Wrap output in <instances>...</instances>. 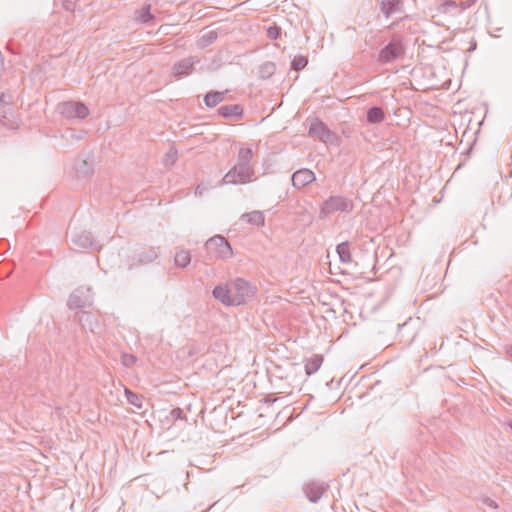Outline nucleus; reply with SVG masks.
Wrapping results in <instances>:
<instances>
[{"label":"nucleus","mask_w":512,"mask_h":512,"mask_svg":"<svg viewBox=\"0 0 512 512\" xmlns=\"http://www.w3.org/2000/svg\"><path fill=\"white\" fill-rule=\"evenodd\" d=\"M254 153L249 147H242L237 154V163L224 175L222 184H245L254 179L255 165L252 162Z\"/></svg>","instance_id":"nucleus-1"},{"label":"nucleus","mask_w":512,"mask_h":512,"mask_svg":"<svg viewBox=\"0 0 512 512\" xmlns=\"http://www.w3.org/2000/svg\"><path fill=\"white\" fill-rule=\"evenodd\" d=\"M205 249L213 259H229L233 255L230 243L221 235H215L205 243Z\"/></svg>","instance_id":"nucleus-2"},{"label":"nucleus","mask_w":512,"mask_h":512,"mask_svg":"<svg viewBox=\"0 0 512 512\" xmlns=\"http://www.w3.org/2000/svg\"><path fill=\"white\" fill-rule=\"evenodd\" d=\"M233 306L246 303L255 294V287L248 281L237 278L229 283Z\"/></svg>","instance_id":"nucleus-3"},{"label":"nucleus","mask_w":512,"mask_h":512,"mask_svg":"<svg viewBox=\"0 0 512 512\" xmlns=\"http://www.w3.org/2000/svg\"><path fill=\"white\" fill-rule=\"evenodd\" d=\"M160 254L159 247L143 246L127 259L129 269L154 262Z\"/></svg>","instance_id":"nucleus-4"},{"label":"nucleus","mask_w":512,"mask_h":512,"mask_svg":"<svg viewBox=\"0 0 512 512\" xmlns=\"http://www.w3.org/2000/svg\"><path fill=\"white\" fill-rule=\"evenodd\" d=\"M354 208L353 201L344 196H330L321 206V214L327 216L336 212L350 213Z\"/></svg>","instance_id":"nucleus-5"},{"label":"nucleus","mask_w":512,"mask_h":512,"mask_svg":"<svg viewBox=\"0 0 512 512\" xmlns=\"http://www.w3.org/2000/svg\"><path fill=\"white\" fill-rule=\"evenodd\" d=\"M405 53V49L400 38L393 37L391 41L383 47L378 54V62L382 64L391 63L401 58Z\"/></svg>","instance_id":"nucleus-6"},{"label":"nucleus","mask_w":512,"mask_h":512,"mask_svg":"<svg viewBox=\"0 0 512 512\" xmlns=\"http://www.w3.org/2000/svg\"><path fill=\"white\" fill-rule=\"evenodd\" d=\"M58 110L67 119H84L89 115L88 107L82 102L66 101L59 104Z\"/></svg>","instance_id":"nucleus-7"},{"label":"nucleus","mask_w":512,"mask_h":512,"mask_svg":"<svg viewBox=\"0 0 512 512\" xmlns=\"http://www.w3.org/2000/svg\"><path fill=\"white\" fill-rule=\"evenodd\" d=\"M200 63V58L197 56H189L176 62L172 67V74L176 78H182L190 75L196 64Z\"/></svg>","instance_id":"nucleus-8"},{"label":"nucleus","mask_w":512,"mask_h":512,"mask_svg":"<svg viewBox=\"0 0 512 512\" xmlns=\"http://www.w3.org/2000/svg\"><path fill=\"white\" fill-rule=\"evenodd\" d=\"M308 134L310 137L318 139L324 143L330 142L335 135L330 131V129L324 124L321 120L315 119L310 124Z\"/></svg>","instance_id":"nucleus-9"},{"label":"nucleus","mask_w":512,"mask_h":512,"mask_svg":"<svg viewBox=\"0 0 512 512\" xmlns=\"http://www.w3.org/2000/svg\"><path fill=\"white\" fill-rule=\"evenodd\" d=\"M92 302L91 295H90V288H87L86 290L81 287L76 289L73 293H71L67 305L71 309L76 308H84L88 305H90Z\"/></svg>","instance_id":"nucleus-10"},{"label":"nucleus","mask_w":512,"mask_h":512,"mask_svg":"<svg viewBox=\"0 0 512 512\" xmlns=\"http://www.w3.org/2000/svg\"><path fill=\"white\" fill-rule=\"evenodd\" d=\"M380 11L386 18L401 15L404 13L403 0H379Z\"/></svg>","instance_id":"nucleus-11"},{"label":"nucleus","mask_w":512,"mask_h":512,"mask_svg":"<svg viewBox=\"0 0 512 512\" xmlns=\"http://www.w3.org/2000/svg\"><path fill=\"white\" fill-rule=\"evenodd\" d=\"M327 488L328 485L324 482L312 481L304 486L303 491L310 502L316 503L321 499Z\"/></svg>","instance_id":"nucleus-12"},{"label":"nucleus","mask_w":512,"mask_h":512,"mask_svg":"<svg viewBox=\"0 0 512 512\" xmlns=\"http://www.w3.org/2000/svg\"><path fill=\"white\" fill-rule=\"evenodd\" d=\"M316 177L312 170L302 168L292 174L291 180L295 188L301 189L315 181Z\"/></svg>","instance_id":"nucleus-13"},{"label":"nucleus","mask_w":512,"mask_h":512,"mask_svg":"<svg viewBox=\"0 0 512 512\" xmlns=\"http://www.w3.org/2000/svg\"><path fill=\"white\" fill-rule=\"evenodd\" d=\"M213 297L227 306H233L232 295L229 283L225 285H217L213 289Z\"/></svg>","instance_id":"nucleus-14"},{"label":"nucleus","mask_w":512,"mask_h":512,"mask_svg":"<svg viewBox=\"0 0 512 512\" xmlns=\"http://www.w3.org/2000/svg\"><path fill=\"white\" fill-rule=\"evenodd\" d=\"M74 244L81 248H91V249H100V246L97 245L96 241L94 240L92 234L87 231H83L76 235L73 238Z\"/></svg>","instance_id":"nucleus-15"},{"label":"nucleus","mask_w":512,"mask_h":512,"mask_svg":"<svg viewBox=\"0 0 512 512\" xmlns=\"http://www.w3.org/2000/svg\"><path fill=\"white\" fill-rule=\"evenodd\" d=\"M133 19L139 24H147L153 21L155 16L151 13V5L146 3L141 8L136 9Z\"/></svg>","instance_id":"nucleus-16"},{"label":"nucleus","mask_w":512,"mask_h":512,"mask_svg":"<svg viewBox=\"0 0 512 512\" xmlns=\"http://www.w3.org/2000/svg\"><path fill=\"white\" fill-rule=\"evenodd\" d=\"M217 112L223 118L240 119L243 115V108L238 104H230L221 106Z\"/></svg>","instance_id":"nucleus-17"},{"label":"nucleus","mask_w":512,"mask_h":512,"mask_svg":"<svg viewBox=\"0 0 512 512\" xmlns=\"http://www.w3.org/2000/svg\"><path fill=\"white\" fill-rule=\"evenodd\" d=\"M74 169L79 178H87L93 174L92 164L85 159L76 160Z\"/></svg>","instance_id":"nucleus-18"},{"label":"nucleus","mask_w":512,"mask_h":512,"mask_svg":"<svg viewBox=\"0 0 512 512\" xmlns=\"http://www.w3.org/2000/svg\"><path fill=\"white\" fill-rule=\"evenodd\" d=\"M226 92L210 91L204 96V103L208 108H214L225 100Z\"/></svg>","instance_id":"nucleus-19"},{"label":"nucleus","mask_w":512,"mask_h":512,"mask_svg":"<svg viewBox=\"0 0 512 512\" xmlns=\"http://www.w3.org/2000/svg\"><path fill=\"white\" fill-rule=\"evenodd\" d=\"M241 219L247 221L251 225H255L258 227L264 226L265 224L264 214L263 212L258 210L242 214Z\"/></svg>","instance_id":"nucleus-20"},{"label":"nucleus","mask_w":512,"mask_h":512,"mask_svg":"<svg viewBox=\"0 0 512 512\" xmlns=\"http://www.w3.org/2000/svg\"><path fill=\"white\" fill-rule=\"evenodd\" d=\"M0 122L7 128H14L15 121L11 106H0Z\"/></svg>","instance_id":"nucleus-21"},{"label":"nucleus","mask_w":512,"mask_h":512,"mask_svg":"<svg viewBox=\"0 0 512 512\" xmlns=\"http://www.w3.org/2000/svg\"><path fill=\"white\" fill-rule=\"evenodd\" d=\"M336 252L342 263L348 264L352 262V255L350 252V244L348 241H344L336 246Z\"/></svg>","instance_id":"nucleus-22"},{"label":"nucleus","mask_w":512,"mask_h":512,"mask_svg":"<svg viewBox=\"0 0 512 512\" xmlns=\"http://www.w3.org/2000/svg\"><path fill=\"white\" fill-rule=\"evenodd\" d=\"M439 10L441 13L449 14L454 17L461 14V8H459L458 2H456L454 0L444 1L440 5Z\"/></svg>","instance_id":"nucleus-23"},{"label":"nucleus","mask_w":512,"mask_h":512,"mask_svg":"<svg viewBox=\"0 0 512 512\" xmlns=\"http://www.w3.org/2000/svg\"><path fill=\"white\" fill-rule=\"evenodd\" d=\"M79 322L85 329H88L91 332H94L95 328L98 326L95 317L91 313L85 311H82L79 314Z\"/></svg>","instance_id":"nucleus-24"},{"label":"nucleus","mask_w":512,"mask_h":512,"mask_svg":"<svg viewBox=\"0 0 512 512\" xmlns=\"http://www.w3.org/2000/svg\"><path fill=\"white\" fill-rule=\"evenodd\" d=\"M385 118V113L381 107L373 106L367 111V122L370 124L381 123Z\"/></svg>","instance_id":"nucleus-25"},{"label":"nucleus","mask_w":512,"mask_h":512,"mask_svg":"<svg viewBox=\"0 0 512 512\" xmlns=\"http://www.w3.org/2000/svg\"><path fill=\"white\" fill-rule=\"evenodd\" d=\"M323 358L320 355H314L305 363V372L308 376L314 374L321 367Z\"/></svg>","instance_id":"nucleus-26"},{"label":"nucleus","mask_w":512,"mask_h":512,"mask_svg":"<svg viewBox=\"0 0 512 512\" xmlns=\"http://www.w3.org/2000/svg\"><path fill=\"white\" fill-rule=\"evenodd\" d=\"M124 393H125L126 399L129 404L133 405L134 407H136L138 409H142V407H143V396L142 395L137 394L126 387L124 389Z\"/></svg>","instance_id":"nucleus-27"},{"label":"nucleus","mask_w":512,"mask_h":512,"mask_svg":"<svg viewBox=\"0 0 512 512\" xmlns=\"http://www.w3.org/2000/svg\"><path fill=\"white\" fill-rule=\"evenodd\" d=\"M218 38V33L215 30H211L203 34L199 40L197 41V46L199 48H205L211 44H213Z\"/></svg>","instance_id":"nucleus-28"},{"label":"nucleus","mask_w":512,"mask_h":512,"mask_svg":"<svg viewBox=\"0 0 512 512\" xmlns=\"http://www.w3.org/2000/svg\"><path fill=\"white\" fill-rule=\"evenodd\" d=\"M276 71V65L273 62L267 61L259 66L258 75L261 79L270 78Z\"/></svg>","instance_id":"nucleus-29"},{"label":"nucleus","mask_w":512,"mask_h":512,"mask_svg":"<svg viewBox=\"0 0 512 512\" xmlns=\"http://www.w3.org/2000/svg\"><path fill=\"white\" fill-rule=\"evenodd\" d=\"M191 261V257L188 251L180 250L176 253L174 262L179 268H186Z\"/></svg>","instance_id":"nucleus-30"},{"label":"nucleus","mask_w":512,"mask_h":512,"mask_svg":"<svg viewBox=\"0 0 512 512\" xmlns=\"http://www.w3.org/2000/svg\"><path fill=\"white\" fill-rule=\"evenodd\" d=\"M137 362V357L133 354L122 353L121 355V364L126 368H131Z\"/></svg>","instance_id":"nucleus-31"},{"label":"nucleus","mask_w":512,"mask_h":512,"mask_svg":"<svg viewBox=\"0 0 512 512\" xmlns=\"http://www.w3.org/2000/svg\"><path fill=\"white\" fill-rule=\"evenodd\" d=\"M308 64V59L305 56H296L292 61V69L300 71Z\"/></svg>","instance_id":"nucleus-32"},{"label":"nucleus","mask_w":512,"mask_h":512,"mask_svg":"<svg viewBox=\"0 0 512 512\" xmlns=\"http://www.w3.org/2000/svg\"><path fill=\"white\" fill-rule=\"evenodd\" d=\"M177 159V151L174 148H171L166 154L164 158L165 165H173Z\"/></svg>","instance_id":"nucleus-33"},{"label":"nucleus","mask_w":512,"mask_h":512,"mask_svg":"<svg viewBox=\"0 0 512 512\" xmlns=\"http://www.w3.org/2000/svg\"><path fill=\"white\" fill-rule=\"evenodd\" d=\"M281 29L278 26H270L267 29V36L271 40H276L280 36Z\"/></svg>","instance_id":"nucleus-34"},{"label":"nucleus","mask_w":512,"mask_h":512,"mask_svg":"<svg viewBox=\"0 0 512 512\" xmlns=\"http://www.w3.org/2000/svg\"><path fill=\"white\" fill-rule=\"evenodd\" d=\"M474 3V0H464L458 2L459 8H461V13L466 9L470 8Z\"/></svg>","instance_id":"nucleus-35"},{"label":"nucleus","mask_w":512,"mask_h":512,"mask_svg":"<svg viewBox=\"0 0 512 512\" xmlns=\"http://www.w3.org/2000/svg\"><path fill=\"white\" fill-rule=\"evenodd\" d=\"M11 95L2 93L0 95V106H10Z\"/></svg>","instance_id":"nucleus-36"},{"label":"nucleus","mask_w":512,"mask_h":512,"mask_svg":"<svg viewBox=\"0 0 512 512\" xmlns=\"http://www.w3.org/2000/svg\"><path fill=\"white\" fill-rule=\"evenodd\" d=\"M483 503H484L485 505H487L488 507H491V508H493V509H496V508L498 507V506H497V503H496L493 499H491V498H485V499H483Z\"/></svg>","instance_id":"nucleus-37"},{"label":"nucleus","mask_w":512,"mask_h":512,"mask_svg":"<svg viewBox=\"0 0 512 512\" xmlns=\"http://www.w3.org/2000/svg\"><path fill=\"white\" fill-rule=\"evenodd\" d=\"M204 193V188L201 185H198L195 189V194L198 196H202Z\"/></svg>","instance_id":"nucleus-38"},{"label":"nucleus","mask_w":512,"mask_h":512,"mask_svg":"<svg viewBox=\"0 0 512 512\" xmlns=\"http://www.w3.org/2000/svg\"><path fill=\"white\" fill-rule=\"evenodd\" d=\"M506 354L512 358V345L506 347Z\"/></svg>","instance_id":"nucleus-39"},{"label":"nucleus","mask_w":512,"mask_h":512,"mask_svg":"<svg viewBox=\"0 0 512 512\" xmlns=\"http://www.w3.org/2000/svg\"><path fill=\"white\" fill-rule=\"evenodd\" d=\"M476 45H477V44H476V41H475V40H473V41H472V43H471V47H470V49H469V50H470V51H471V50H475V49H476Z\"/></svg>","instance_id":"nucleus-40"},{"label":"nucleus","mask_w":512,"mask_h":512,"mask_svg":"<svg viewBox=\"0 0 512 512\" xmlns=\"http://www.w3.org/2000/svg\"><path fill=\"white\" fill-rule=\"evenodd\" d=\"M177 412V416H180L181 414V410L180 409H177V410H174L173 413Z\"/></svg>","instance_id":"nucleus-41"},{"label":"nucleus","mask_w":512,"mask_h":512,"mask_svg":"<svg viewBox=\"0 0 512 512\" xmlns=\"http://www.w3.org/2000/svg\"><path fill=\"white\" fill-rule=\"evenodd\" d=\"M177 412V416H180L181 414V410L180 409H177V410H174L173 413Z\"/></svg>","instance_id":"nucleus-42"},{"label":"nucleus","mask_w":512,"mask_h":512,"mask_svg":"<svg viewBox=\"0 0 512 512\" xmlns=\"http://www.w3.org/2000/svg\"><path fill=\"white\" fill-rule=\"evenodd\" d=\"M509 427H510V429L512 430V422H511V423H509Z\"/></svg>","instance_id":"nucleus-43"}]
</instances>
